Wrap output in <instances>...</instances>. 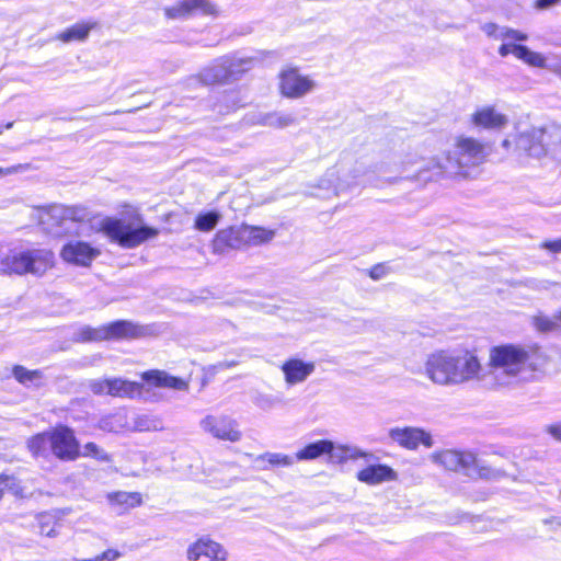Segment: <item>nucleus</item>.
<instances>
[{
	"mask_svg": "<svg viewBox=\"0 0 561 561\" xmlns=\"http://www.w3.org/2000/svg\"><path fill=\"white\" fill-rule=\"evenodd\" d=\"M489 154L485 142L470 136L458 135L453 138L448 150L435 156L417 169L415 156H408L400 161L381 163L378 171L387 184H396L402 180L432 181L437 179H468L473 170L482 164Z\"/></svg>",
	"mask_w": 561,
	"mask_h": 561,
	"instance_id": "f257e3e1",
	"label": "nucleus"
},
{
	"mask_svg": "<svg viewBox=\"0 0 561 561\" xmlns=\"http://www.w3.org/2000/svg\"><path fill=\"white\" fill-rule=\"evenodd\" d=\"M535 350V346L520 344L491 347L485 368V387L506 388L528 381L536 369L531 362Z\"/></svg>",
	"mask_w": 561,
	"mask_h": 561,
	"instance_id": "f03ea898",
	"label": "nucleus"
},
{
	"mask_svg": "<svg viewBox=\"0 0 561 561\" xmlns=\"http://www.w3.org/2000/svg\"><path fill=\"white\" fill-rule=\"evenodd\" d=\"M54 252L46 248H14L3 257L0 264V273L7 276L33 275L41 277L54 267Z\"/></svg>",
	"mask_w": 561,
	"mask_h": 561,
	"instance_id": "7ed1b4c3",
	"label": "nucleus"
},
{
	"mask_svg": "<svg viewBox=\"0 0 561 561\" xmlns=\"http://www.w3.org/2000/svg\"><path fill=\"white\" fill-rule=\"evenodd\" d=\"M516 146L528 157L541 159L549 156L561 162V125L531 127L519 134Z\"/></svg>",
	"mask_w": 561,
	"mask_h": 561,
	"instance_id": "20e7f679",
	"label": "nucleus"
},
{
	"mask_svg": "<svg viewBox=\"0 0 561 561\" xmlns=\"http://www.w3.org/2000/svg\"><path fill=\"white\" fill-rule=\"evenodd\" d=\"M99 231L123 249H135L159 234L157 228L126 222L114 217L103 218L99 222Z\"/></svg>",
	"mask_w": 561,
	"mask_h": 561,
	"instance_id": "39448f33",
	"label": "nucleus"
},
{
	"mask_svg": "<svg viewBox=\"0 0 561 561\" xmlns=\"http://www.w3.org/2000/svg\"><path fill=\"white\" fill-rule=\"evenodd\" d=\"M365 175L366 167L362 162H342L325 172L319 186L337 195L348 188L364 184Z\"/></svg>",
	"mask_w": 561,
	"mask_h": 561,
	"instance_id": "423d86ee",
	"label": "nucleus"
},
{
	"mask_svg": "<svg viewBox=\"0 0 561 561\" xmlns=\"http://www.w3.org/2000/svg\"><path fill=\"white\" fill-rule=\"evenodd\" d=\"M144 335V329L130 321L118 320L99 328L83 327L76 333L78 342L135 339Z\"/></svg>",
	"mask_w": 561,
	"mask_h": 561,
	"instance_id": "0eeeda50",
	"label": "nucleus"
},
{
	"mask_svg": "<svg viewBox=\"0 0 561 561\" xmlns=\"http://www.w3.org/2000/svg\"><path fill=\"white\" fill-rule=\"evenodd\" d=\"M423 374L436 386L455 387L453 350H439L427 355Z\"/></svg>",
	"mask_w": 561,
	"mask_h": 561,
	"instance_id": "6e6552de",
	"label": "nucleus"
},
{
	"mask_svg": "<svg viewBox=\"0 0 561 561\" xmlns=\"http://www.w3.org/2000/svg\"><path fill=\"white\" fill-rule=\"evenodd\" d=\"M456 386L479 382L485 387V368L479 356L469 350H453Z\"/></svg>",
	"mask_w": 561,
	"mask_h": 561,
	"instance_id": "1a4fd4ad",
	"label": "nucleus"
},
{
	"mask_svg": "<svg viewBox=\"0 0 561 561\" xmlns=\"http://www.w3.org/2000/svg\"><path fill=\"white\" fill-rule=\"evenodd\" d=\"M201 430L213 438L238 443L242 438L239 423L226 414H207L199 421Z\"/></svg>",
	"mask_w": 561,
	"mask_h": 561,
	"instance_id": "9d476101",
	"label": "nucleus"
},
{
	"mask_svg": "<svg viewBox=\"0 0 561 561\" xmlns=\"http://www.w3.org/2000/svg\"><path fill=\"white\" fill-rule=\"evenodd\" d=\"M232 236H234L236 240L244 244L260 245L273 240L275 231L259 226L241 225L237 229L230 228L227 230H220L217 233V240L231 248L238 247V244L232 241Z\"/></svg>",
	"mask_w": 561,
	"mask_h": 561,
	"instance_id": "9b49d317",
	"label": "nucleus"
},
{
	"mask_svg": "<svg viewBox=\"0 0 561 561\" xmlns=\"http://www.w3.org/2000/svg\"><path fill=\"white\" fill-rule=\"evenodd\" d=\"M279 91L288 99H300L317 88L310 76H304L297 68H285L279 76Z\"/></svg>",
	"mask_w": 561,
	"mask_h": 561,
	"instance_id": "f8f14e48",
	"label": "nucleus"
},
{
	"mask_svg": "<svg viewBox=\"0 0 561 561\" xmlns=\"http://www.w3.org/2000/svg\"><path fill=\"white\" fill-rule=\"evenodd\" d=\"M227 548L209 536H202L186 548L187 561H228Z\"/></svg>",
	"mask_w": 561,
	"mask_h": 561,
	"instance_id": "ddd939ff",
	"label": "nucleus"
},
{
	"mask_svg": "<svg viewBox=\"0 0 561 561\" xmlns=\"http://www.w3.org/2000/svg\"><path fill=\"white\" fill-rule=\"evenodd\" d=\"M49 448L53 454L62 460H73L79 456V445L73 432L65 426L48 432Z\"/></svg>",
	"mask_w": 561,
	"mask_h": 561,
	"instance_id": "4468645a",
	"label": "nucleus"
},
{
	"mask_svg": "<svg viewBox=\"0 0 561 561\" xmlns=\"http://www.w3.org/2000/svg\"><path fill=\"white\" fill-rule=\"evenodd\" d=\"M431 459L451 471H465L471 473L473 468L478 467L477 457L472 453H463L453 449H447L431 455Z\"/></svg>",
	"mask_w": 561,
	"mask_h": 561,
	"instance_id": "2eb2a0df",
	"label": "nucleus"
},
{
	"mask_svg": "<svg viewBox=\"0 0 561 561\" xmlns=\"http://www.w3.org/2000/svg\"><path fill=\"white\" fill-rule=\"evenodd\" d=\"M101 254L98 248L81 240H71L66 243L61 251V259L77 266L88 267Z\"/></svg>",
	"mask_w": 561,
	"mask_h": 561,
	"instance_id": "dca6fc26",
	"label": "nucleus"
},
{
	"mask_svg": "<svg viewBox=\"0 0 561 561\" xmlns=\"http://www.w3.org/2000/svg\"><path fill=\"white\" fill-rule=\"evenodd\" d=\"M389 437L399 446L415 450L420 445L431 448L434 445L432 435L421 427H394L389 431Z\"/></svg>",
	"mask_w": 561,
	"mask_h": 561,
	"instance_id": "f3484780",
	"label": "nucleus"
},
{
	"mask_svg": "<svg viewBox=\"0 0 561 561\" xmlns=\"http://www.w3.org/2000/svg\"><path fill=\"white\" fill-rule=\"evenodd\" d=\"M470 124L479 129L501 130L508 124V117L494 105H482L470 115Z\"/></svg>",
	"mask_w": 561,
	"mask_h": 561,
	"instance_id": "a211bd4d",
	"label": "nucleus"
},
{
	"mask_svg": "<svg viewBox=\"0 0 561 561\" xmlns=\"http://www.w3.org/2000/svg\"><path fill=\"white\" fill-rule=\"evenodd\" d=\"M201 11L204 14H216V7L208 0H180L171 7L163 9L168 20H180L190 16L194 11Z\"/></svg>",
	"mask_w": 561,
	"mask_h": 561,
	"instance_id": "6ab92c4d",
	"label": "nucleus"
},
{
	"mask_svg": "<svg viewBox=\"0 0 561 561\" xmlns=\"http://www.w3.org/2000/svg\"><path fill=\"white\" fill-rule=\"evenodd\" d=\"M504 43L499 48V54L506 57L512 54L517 59L524 61L530 67L543 68L546 65V57L537 51L530 50L524 45L516 44L517 41H503Z\"/></svg>",
	"mask_w": 561,
	"mask_h": 561,
	"instance_id": "aec40b11",
	"label": "nucleus"
},
{
	"mask_svg": "<svg viewBox=\"0 0 561 561\" xmlns=\"http://www.w3.org/2000/svg\"><path fill=\"white\" fill-rule=\"evenodd\" d=\"M282 371L285 382L289 386L304 382L316 369L313 362H304L299 358H290L283 363Z\"/></svg>",
	"mask_w": 561,
	"mask_h": 561,
	"instance_id": "412c9836",
	"label": "nucleus"
},
{
	"mask_svg": "<svg viewBox=\"0 0 561 561\" xmlns=\"http://www.w3.org/2000/svg\"><path fill=\"white\" fill-rule=\"evenodd\" d=\"M45 216L60 225L64 220L85 221L90 218V213L82 206L51 205L46 209Z\"/></svg>",
	"mask_w": 561,
	"mask_h": 561,
	"instance_id": "4be33fe9",
	"label": "nucleus"
},
{
	"mask_svg": "<svg viewBox=\"0 0 561 561\" xmlns=\"http://www.w3.org/2000/svg\"><path fill=\"white\" fill-rule=\"evenodd\" d=\"M141 377L154 387L169 388L179 391H187L190 388L187 380L172 376L164 370L154 369L145 371Z\"/></svg>",
	"mask_w": 561,
	"mask_h": 561,
	"instance_id": "5701e85b",
	"label": "nucleus"
},
{
	"mask_svg": "<svg viewBox=\"0 0 561 561\" xmlns=\"http://www.w3.org/2000/svg\"><path fill=\"white\" fill-rule=\"evenodd\" d=\"M226 58L224 56L216 58L211 64L204 67L197 78L204 84H225L229 83V75Z\"/></svg>",
	"mask_w": 561,
	"mask_h": 561,
	"instance_id": "b1692460",
	"label": "nucleus"
},
{
	"mask_svg": "<svg viewBox=\"0 0 561 561\" xmlns=\"http://www.w3.org/2000/svg\"><path fill=\"white\" fill-rule=\"evenodd\" d=\"M357 479L370 485L397 479L396 471L386 465H373L358 471Z\"/></svg>",
	"mask_w": 561,
	"mask_h": 561,
	"instance_id": "393cba45",
	"label": "nucleus"
},
{
	"mask_svg": "<svg viewBox=\"0 0 561 561\" xmlns=\"http://www.w3.org/2000/svg\"><path fill=\"white\" fill-rule=\"evenodd\" d=\"M230 82L240 79L245 72L251 70L255 62V57L241 56L238 54L225 55Z\"/></svg>",
	"mask_w": 561,
	"mask_h": 561,
	"instance_id": "a878e982",
	"label": "nucleus"
},
{
	"mask_svg": "<svg viewBox=\"0 0 561 561\" xmlns=\"http://www.w3.org/2000/svg\"><path fill=\"white\" fill-rule=\"evenodd\" d=\"M371 455L353 445H334L329 453L330 460L334 463H344L347 460H356L358 458H369Z\"/></svg>",
	"mask_w": 561,
	"mask_h": 561,
	"instance_id": "bb28decb",
	"label": "nucleus"
},
{
	"mask_svg": "<svg viewBox=\"0 0 561 561\" xmlns=\"http://www.w3.org/2000/svg\"><path fill=\"white\" fill-rule=\"evenodd\" d=\"M529 323L539 333H549L561 328V310L552 316L539 311L529 318Z\"/></svg>",
	"mask_w": 561,
	"mask_h": 561,
	"instance_id": "cd10ccee",
	"label": "nucleus"
},
{
	"mask_svg": "<svg viewBox=\"0 0 561 561\" xmlns=\"http://www.w3.org/2000/svg\"><path fill=\"white\" fill-rule=\"evenodd\" d=\"M482 31L489 36L501 41H527L528 35L518 30H513L506 26H499L495 23H485L482 25Z\"/></svg>",
	"mask_w": 561,
	"mask_h": 561,
	"instance_id": "c85d7f7f",
	"label": "nucleus"
},
{
	"mask_svg": "<svg viewBox=\"0 0 561 561\" xmlns=\"http://www.w3.org/2000/svg\"><path fill=\"white\" fill-rule=\"evenodd\" d=\"M141 389L142 386L138 382L122 378H111L108 396L131 399L140 394Z\"/></svg>",
	"mask_w": 561,
	"mask_h": 561,
	"instance_id": "c756f323",
	"label": "nucleus"
},
{
	"mask_svg": "<svg viewBox=\"0 0 561 561\" xmlns=\"http://www.w3.org/2000/svg\"><path fill=\"white\" fill-rule=\"evenodd\" d=\"M262 470H270L279 467H290L295 458L283 453H264L255 459Z\"/></svg>",
	"mask_w": 561,
	"mask_h": 561,
	"instance_id": "7c9ffc66",
	"label": "nucleus"
},
{
	"mask_svg": "<svg viewBox=\"0 0 561 561\" xmlns=\"http://www.w3.org/2000/svg\"><path fill=\"white\" fill-rule=\"evenodd\" d=\"M96 26V23H77L65 31L60 32L56 38L62 43L84 41L90 31Z\"/></svg>",
	"mask_w": 561,
	"mask_h": 561,
	"instance_id": "2f4dec72",
	"label": "nucleus"
},
{
	"mask_svg": "<svg viewBox=\"0 0 561 561\" xmlns=\"http://www.w3.org/2000/svg\"><path fill=\"white\" fill-rule=\"evenodd\" d=\"M330 450H332V442L328 439H321L314 443H311L296 454L297 460H313L319 458L322 455H329Z\"/></svg>",
	"mask_w": 561,
	"mask_h": 561,
	"instance_id": "473e14b6",
	"label": "nucleus"
},
{
	"mask_svg": "<svg viewBox=\"0 0 561 561\" xmlns=\"http://www.w3.org/2000/svg\"><path fill=\"white\" fill-rule=\"evenodd\" d=\"M163 430V420L159 415L140 414L133 421V431L136 432H160Z\"/></svg>",
	"mask_w": 561,
	"mask_h": 561,
	"instance_id": "72a5a7b5",
	"label": "nucleus"
},
{
	"mask_svg": "<svg viewBox=\"0 0 561 561\" xmlns=\"http://www.w3.org/2000/svg\"><path fill=\"white\" fill-rule=\"evenodd\" d=\"M108 497L113 505L122 506L124 510L141 504V494L138 492H116Z\"/></svg>",
	"mask_w": 561,
	"mask_h": 561,
	"instance_id": "f704fd0d",
	"label": "nucleus"
},
{
	"mask_svg": "<svg viewBox=\"0 0 561 561\" xmlns=\"http://www.w3.org/2000/svg\"><path fill=\"white\" fill-rule=\"evenodd\" d=\"M7 491L16 497H22L24 492L21 481L14 476L0 474V500Z\"/></svg>",
	"mask_w": 561,
	"mask_h": 561,
	"instance_id": "c9c22d12",
	"label": "nucleus"
},
{
	"mask_svg": "<svg viewBox=\"0 0 561 561\" xmlns=\"http://www.w3.org/2000/svg\"><path fill=\"white\" fill-rule=\"evenodd\" d=\"M13 376L19 382L26 386L34 385L38 387L41 385L42 375L39 370H28L23 366H15Z\"/></svg>",
	"mask_w": 561,
	"mask_h": 561,
	"instance_id": "e433bc0d",
	"label": "nucleus"
},
{
	"mask_svg": "<svg viewBox=\"0 0 561 561\" xmlns=\"http://www.w3.org/2000/svg\"><path fill=\"white\" fill-rule=\"evenodd\" d=\"M126 420L123 414L104 416L99 422V428L108 433H117L125 428Z\"/></svg>",
	"mask_w": 561,
	"mask_h": 561,
	"instance_id": "4c0bfd02",
	"label": "nucleus"
},
{
	"mask_svg": "<svg viewBox=\"0 0 561 561\" xmlns=\"http://www.w3.org/2000/svg\"><path fill=\"white\" fill-rule=\"evenodd\" d=\"M39 533L46 537H55L58 533L60 524L55 516L48 513L38 516Z\"/></svg>",
	"mask_w": 561,
	"mask_h": 561,
	"instance_id": "58836bf2",
	"label": "nucleus"
},
{
	"mask_svg": "<svg viewBox=\"0 0 561 561\" xmlns=\"http://www.w3.org/2000/svg\"><path fill=\"white\" fill-rule=\"evenodd\" d=\"M27 446L34 456L44 455L49 448L48 432L33 436Z\"/></svg>",
	"mask_w": 561,
	"mask_h": 561,
	"instance_id": "ea45409f",
	"label": "nucleus"
},
{
	"mask_svg": "<svg viewBox=\"0 0 561 561\" xmlns=\"http://www.w3.org/2000/svg\"><path fill=\"white\" fill-rule=\"evenodd\" d=\"M219 219L220 215L216 211L201 214L196 217L195 228L201 231H210L217 226Z\"/></svg>",
	"mask_w": 561,
	"mask_h": 561,
	"instance_id": "a19ab883",
	"label": "nucleus"
},
{
	"mask_svg": "<svg viewBox=\"0 0 561 561\" xmlns=\"http://www.w3.org/2000/svg\"><path fill=\"white\" fill-rule=\"evenodd\" d=\"M270 118L271 127L276 129H283L297 123V119L293 114L283 112H271Z\"/></svg>",
	"mask_w": 561,
	"mask_h": 561,
	"instance_id": "79ce46f5",
	"label": "nucleus"
},
{
	"mask_svg": "<svg viewBox=\"0 0 561 561\" xmlns=\"http://www.w3.org/2000/svg\"><path fill=\"white\" fill-rule=\"evenodd\" d=\"M282 402L280 398L267 393H259L254 399L255 405L264 411H268Z\"/></svg>",
	"mask_w": 561,
	"mask_h": 561,
	"instance_id": "37998d69",
	"label": "nucleus"
},
{
	"mask_svg": "<svg viewBox=\"0 0 561 561\" xmlns=\"http://www.w3.org/2000/svg\"><path fill=\"white\" fill-rule=\"evenodd\" d=\"M83 456L92 457L103 462L111 461V456L94 443H88L83 446Z\"/></svg>",
	"mask_w": 561,
	"mask_h": 561,
	"instance_id": "c03bdc74",
	"label": "nucleus"
},
{
	"mask_svg": "<svg viewBox=\"0 0 561 561\" xmlns=\"http://www.w3.org/2000/svg\"><path fill=\"white\" fill-rule=\"evenodd\" d=\"M111 378L89 380V389L96 396L108 394Z\"/></svg>",
	"mask_w": 561,
	"mask_h": 561,
	"instance_id": "a18cd8bd",
	"label": "nucleus"
},
{
	"mask_svg": "<svg viewBox=\"0 0 561 561\" xmlns=\"http://www.w3.org/2000/svg\"><path fill=\"white\" fill-rule=\"evenodd\" d=\"M121 557V553L115 549H107L101 554L89 559H72L71 561H116Z\"/></svg>",
	"mask_w": 561,
	"mask_h": 561,
	"instance_id": "49530a36",
	"label": "nucleus"
},
{
	"mask_svg": "<svg viewBox=\"0 0 561 561\" xmlns=\"http://www.w3.org/2000/svg\"><path fill=\"white\" fill-rule=\"evenodd\" d=\"M271 112L268 113H259L254 115L251 119L253 125L266 126L271 127Z\"/></svg>",
	"mask_w": 561,
	"mask_h": 561,
	"instance_id": "de8ad7c7",
	"label": "nucleus"
},
{
	"mask_svg": "<svg viewBox=\"0 0 561 561\" xmlns=\"http://www.w3.org/2000/svg\"><path fill=\"white\" fill-rule=\"evenodd\" d=\"M546 433L561 442V421L546 426Z\"/></svg>",
	"mask_w": 561,
	"mask_h": 561,
	"instance_id": "09e8293b",
	"label": "nucleus"
},
{
	"mask_svg": "<svg viewBox=\"0 0 561 561\" xmlns=\"http://www.w3.org/2000/svg\"><path fill=\"white\" fill-rule=\"evenodd\" d=\"M540 247L550 252L559 253L561 252V239L543 241Z\"/></svg>",
	"mask_w": 561,
	"mask_h": 561,
	"instance_id": "8fccbe9b",
	"label": "nucleus"
},
{
	"mask_svg": "<svg viewBox=\"0 0 561 561\" xmlns=\"http://www.w3.org/2000/svg\"><path fill=\"white\" fill-rule=\"evenodd\" d=\"M385 275V267L382 265H376L369 271V276L373 279H380Z\"/></svg>",
	"mask_w": 561,
	"mask_h": 561,
	"instance_id": "3c124183",
	"label": "nucleus"
},
{
	"mask_svg": "<svg viewBox=\"0 0 561 561\" xmlns=\"http://www.w3.org/2000/svg\"><path fill=\"white\" fill-rule=\"evenodd\" d=\"M559 2L560 0H536V8L543 10L556 5Z\"/></svg>",
	"mask_w": 561,
	"mask_h": 561,
	"instance_id": "603ef678",
	"label": "nucleus"
},
{
	"mask_svg": "<svg viewBox=\"0 0 561 561\" xmlns=\"http://www.w3.org/2000/svg\"><path fill=\"white\" fill-rule=\"evenodd\" d=\"M546 65L548 69H550L551 71H553L558 77H560L561 75V61H558V62H554L552 65H548V62L546 61Z\"/></svg>",
	"mask_w": 561,
	"mask_h": 561,
	"instance_id": "864d4df0",
	"label": "nucleus"
},
{
	"mask_svg": "<svg viewBox=\"0 0 561 561\" xmlns=\"http://www.w3.org/2000/svg\"><path fill=\"white\" fill-rule=\"evenodd\" d=\"M546 65L548 69H550L551 71H553L558 77H560L561 75V61H558V62H554L552 65H548V62L546 61Z\"/></svg>",
	"mask_w": 561,
	"mask_h": 561,
	"instance_id": "5fc2aeb1",
	"label": "nucleus"
},
{
	"mask_svg": "<svg viewBox=\"0 0 561 561\" xmlns=\"http://www.w3.org/2000/svg\"><path fill=\"white\" fill-rule=\"evenodd\" d=\"M18 169H19L18 167H11V168H7V169L0 168V176L13 174V173L18 172Z\"/></svg>",
	"mask_w": 561,
	"mask_h": 561,
	"instance_id": "6e6d98bb",
	"label": "nucleus"
},
{
	"mask_svg": "<svg viewBox=\"0 0 561 561\" xmlns=\"http://www.w3.org/2000/svg\"><path fill=\"white\" fill-rule=\"evenodd\" d=\"M479 476L482 478L489 479V478H491L492 473H491L490 469L481 467L479 469Z\"/></svg>",
	"mask_w": 561,
	"mask_h": 561,
	"instance_id": "4d7b16f0",
	"label": "nucleus"
},
{
	"mask_svg": "<svg viewBox=\"0 0 561 561\" xmlns=\"http://www.w3.org/2000/svg\"><path fill=\"white\" fill-rule=\"evenodd\" d=\"M510 145H511V142H510V140H508V139H505V140H503V142H502V146H503L504 148H508V147H510Z\"/></svg>",
	"mask_w": 561,
	"mask_h": 561,
	"instance_id": "13d9d810",
	"label": "nucleus"
},
{
	"mask_svg": "<svg viewBox=\"0 0 561 561\" xmlns=\"http://www.w3.org/2000/svg\"><path fill=\"white\" fill-rule=\"evenodd\" d=\"M3 256H4V255H0V264L2 263V257H3ZM0 275H4V273H0Z\"/></svg>",
	"mask_w": 561,
	"mask_h": 561,
	"instance_id": "bf43d9fd",
	"label": "nucleus"
},
{
	"mask_svg": "<svg viewBox=\"0 0 561 561\" xmlns=\"http://www.w3.org/2000/svg\"><path fill=\"white\" fill-rule=\"evenodd\" d=\"M559 78L561 79V73H560V77H559Z\"/></svg>",
	"mask_w": 561,
	"mask_h": 561,
	"instance_id": "052dcab7",
	"label": "nucleus"
}]
</instances>
